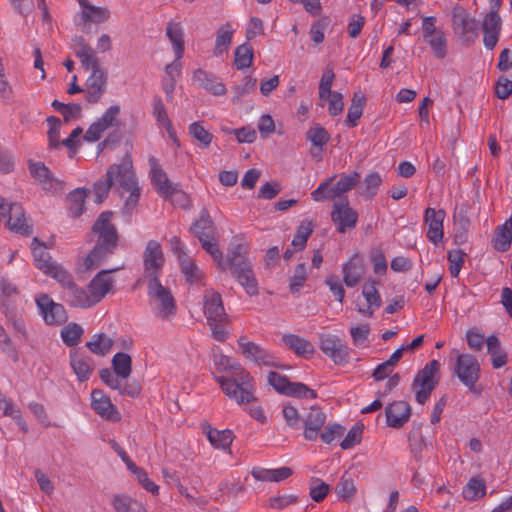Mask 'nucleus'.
<instances>
[{
  "mask_svg": "<svg viewBox=\"0 0 512 512\" xmlns=\"http://www.w3.org/2000/svg\"><path fill=\"white\" fill-rule=\"evenodd\" d=\"M376 284L375 280L369 279L363 286L362 295L367 302V307L358 309V312L363 316L372 317L374 311L381 306L382 300Z\"/></svg>",
  "mask_w": 512,
  "mask_h": 512,
  "instance_id": "f704fd0d",
  "label": "nucleus"
},
{
  "mask_svg": "<svg viewBox=\"0 0 512 512\" xmlns=\"http://www.w3.org/2000/svg\"><path fill=\"white\" fill-rule=\"evenodd\" d=\"M107 87L106 73L100 69L91 70V74L85 83V99L89 103H97L102 98Z\"/></svg>",
  "mask_w": 512,
  "mask_h": 512,
  "instance_id": "393cba45",
  "label": "nucleus"
},
{
  "mask_svg": "<svg viewBox=\"0 0 512 512\" xmlns=\"http://www.w3.org/2000/svg\"><path fill=\"white\" fill-rule=\"evenodd\" d=\"M143 262L145 277L159 279L164 264V255L161 245L157 241L150 240L146 244L143 253Z\"/></svg>",
  "mask_w": 512,
  "mask_h": 512,
  "instance_id": "f3484780",
  "label": "nucleus"
},
{
  "mask_svg": "<svg viewBox=\"0 0 512 512\" xmlns=\"http://www.w3.org/2000/svg\"><path fill=\"white\" fill-rule=\"evenodd\" d=\"M335 493L340 499H350L355 493V485L352 478L344 474L335 488Z\"/></svg>",
  "mask_w": 512,
  "mask_h": 512,
  "instance_id": "0e129e2a",
  "label": "nucleus"
},
{
  "mask_svg": "<svg viewBox=\"0 0 512 512\" xmlns=\"http://www.w3.org/2000/svg\"><path fill=\"white\" fill-rule=\"evenodd\" d=\"M308 271L305 263L296 266L293 275L290 278L289 288L292 293H297L307 280Z\"/></svg>",
  "mask_w": 512,
  "mask_h": 512,
  "instance_id": "bf43d9fd",
  "label": "nucleus"
},
{
  "mask_svg": "<svg viewBox=\"0 0 512 512\" xmlns=\"http://www.w3.org/2000/svg\"><path fill=\"white\" fill-rule=\"evenodd\" d=\"M213 362L216 371L220 373V375H232L238 372V369L244 368L238 361L223 354L214 355Z\"/></svg>",
  "mask_w": 512,
  "mask_h": 512,
  "instance_id": "de8ad7c7",
  "label": "nucleus"
},
{
  "mask_svg": "<svg viewBox=\"0 0 512 512\" xmlns=\"http://www.w3.org/2000/svg\"><path fill=\"white\" fill-rule=\"evenodd\" d=\"M119 269L120 267L102 270L89 283L88 287L96 304L111 291L114 279L110 274Z\"/></svg>",
  "mask_w": 512,
  "mask_h": 512,
  "instance_id": "c85d7f7f",
  "label": "nucleus"
},
{
  "mask_svg": "<svg viewBox=\"0 0 512 512\" xmlns=\"http://www.w3.org/2000/svg\"><path fill=\"white\" fill-rule=\"evenodd\" d=\"M192 82L214 96H222L227 92L225 84L219 77L202 69L193 72Z\"/></svg>",
  "mask_w": 512,
  "mask_h": 512,
  "instance_id": "cd10ccee",
  "label": "nucleus"
},
{
  "mask_svg": "<svg viewBox=\"0 0 512 512\" xmlns=\"http://www.w3.org/2000/svg\"><path fill=\"white\" fill-rule=\"evenodd\" d=\"M465 252L461 249L453 250L448 253L449 272L453 278H457L464 265Z\"/></svg>",
  "mask_w": 512,
  "mask_h": 512,
  "instance_id": "e2e57ef3",
  "label": "nucleus"
},
{
  "mask_svg": "<svg viewBox=\"0 0 512 512\" xmlns=\"http://www.w3.org/2000/svg\"><path fill=\"white\" fill-rule=\"evenodd\" d=\"M148 162L150 166L149 176L156 192L162 198L172 197L178 184H174L169 180L167 174L161 168L155 157H149Z\"/></svg>",
  "mask_w": 512,
  "mask_h": 512,
  "instance_id": "a211bd4d",
  "label": "nucleus"
},
{
  "mask_svg": "<svg viewBox=\"0 0 512 512\" xmlns=\"http://www.w3.org/2000/svg\"><path fill=\"white\" fill-rule=\"evenodd\" d=\"M112 216L111 212L101 213L93 226L94 233L98 235V241L84 258L83 265L88 270L99 267L116 248L118 236L116 228L111 224Z\"/></svg>",
  "mask_w": 512,
  "mask_h": 512,
  "instance_id": "f03ea898",
  "label": "nucleus"
},
{
  "mask_svg": "<svg viewBox=\"0 0 512 512\" xmlns=\"http://www.w3.org/2000/svg\"><path fill=\"white\" fill-rule=\"evenodd\" d=\"M56 280L63 286L64 297L71 306L88 308L96 304L89 287L87 289L77 286L68 271H58Z\"/></svg>",
  "mask_w": 512,
  "mask_h": 512,
  "instance_id": "6e6552de",
  "label": "nucleus"
},
{
  "mask_svg": "<svg viewBox=\"0 0 512 512\" xmlns=\"http://www.w3.org/2000/svg\"><path fill=\"white\" fill-rule=\"evenodd\" d=\"M46 121L49 126V130H48L49 147L58 148L60 146L61 121L59 118H57L55 116H49Z\"/></svg>",
  "mask_w": 512,
  "mask_h": 512,
  "instance_id": "69168bd1",
  "label": "nucleus"
},
{
  "mask_svg": "<svg viewBox=\"0 0 512 512\" xmlns=\"http://www.w3.org/2000/svg\"><path fill=\"white\" fill-rule=\"evenodd\" d=\"M282 341L299 357L309 358L315 351L313 344L309 340L295 334H285L282 337Z\"/></svg>",
  "mask_w": 512,
  "mask_h": 512,
  "instance_id": "e433bc0d",
  "label": "nucleus"
},
{
  "mask_svg": "<svg viewBox=\"0 0 512 512\" xmlns=\"http://www.w3.org/2000/svg\"><path fill=\"white\" fill-rule=\"evenodd\" d=\"M113 344L110 337L104 334H95L91 340L87 342L86 346L91 352L97 355H105L109 352Z\"/></svg>",
  "mask_w": 512,
  "mask_h": 512,
  "instance_id": "5fc2aeb1",
  "label": "nucleus"
},
{
  "mask_svg": "<svg viewBox=\"0 0 512 512\" xmlns=\"http://www.w3.org/2000/svg\"><path fill=\"white\" fill-rule=\"evenodd\" d=\"M247 253V246L243 243H232L231 248L229 250L228 258L227 260H224L222 258L223 267H220L221 269H231L232 268V262H240V261H249L245 255Z\"/></svg>",
  "mask_w": 512,
  "mask_h": 512,
  "instance_id": "4d7b16f0",
  "label": "nucleus"
},
{
  "mask_svg": "<svg viewBox=\"0 0 512 512\" xmlns=\"http://www.w3.org/2000/svg\"><path fill=\"white\" fill-rule=\"evenodd\" d=\"M203 311L214 339L219 342H224L229 335L228 331L225 329V325L229 323V318L225 312L219 293L214 291H207L205 293L203 298Z\"/></svg>",
  "mask_w": 512,
  "mask_h": 512,
  "instance_id": "20e7f679",
  "label": "nucleus"
},
{
  "mask_svg": "<svg viewBox=\"0 0 512 512\" xmlns=\"http://www.w3.org/2000/svg\"><path fill=\"white\" fill-rule=\"evenodd\" d=\"M153 116L156 119L157 123L163 126L170 137L175 136V132L173 130L172 122L170 121L166 108L159 97H154L153 102Z\"/></svg>",
  "mask_w": 512,
  "mask_h": 512,
  "instance_id": "49530a36",
  "label": "nucleus"
},
{
  "mask_svg": "<svg viewBox=\"0 0 512 512\" xmlns=\"http://www.w3.org/2000/svg\"><path fill=\"white\" fill-rule=\"evenodd\" d=\"M79 17L83 23L101 24L109 20L111 12L107 7L93 5L89 0H77Z\"/></svg>",
  "mask_w": 512,
  "mask_h": 512,
  "instance_id": "c756f323",
  "label": "nucleus"
},
{
  "mask_svg": "<svg viewBox=\"0 0 512 512\" xmlns=\"http://www.w3.org/2000/svg\"><path fill=\"white\" fill-rule=\"evenodd\" d=\"M268 382L277 392L286 396L302 399H315L317 397L313 389L300 382H291L285 375L278 372H270Z\"/></svg>",
  "mask_w": 512,
  "mask_h": 512,
  "instance_id": "9b49d317",
  "label": "nucleus"
},
{
  "mask_svg": "<svg viewBox=\"0 0 512 512\" xmlns=\"http://www.w3.org/2000/svg\"><path fill=\"white\" fill-rule=\"evenodd\" d=\"M119 114L120 106H109L101 117L89 126L84 134V139L88 142L98 141L107 129L118 125Z\"/></svg>",
  "mask_w": 512,
  "mask_h": 512,
  "instance_id": "2eb2a0df",
  "label": "nucleus"
},
{
  "mask_svg": "<svg viewBox=\"0 0 512 512\" xmlns=\"http://www.w3.org/2000/svg\"><path fill=\"white\" fill-rule=\"evenodd\" d=\"M254 59L253 48L250 44L239 45L234 52V66L238 70L249 68Z\"/></svg>",
  "mask_w": 512,
  "mask_h": 512,
  "instance_id": "a18cd8bd",
  "label": "nucleus"
},
{
  "mask_svg": "<svg viewBox=\"0 0 512 512\" xmlns=\"http://www.w3.org/2000/svg\"><path fill=\"white\" fill-rule=\"evenodd\" d=\"M440 364L437 360H432L421 369L414 378L413 389L415 391L416 401L424 404L430 397V394L437 384V373Z\"/></svg>",
  "mask_w": 512,
  "mask_h": 512,
  "instance_id": "1a4fd4ad",
  "label": "nucleus"
},
{
  "mask_svg": "<svg viewBox=\"0 0 512 512\" xmlns=\"http://www.w3.org/2000/svg\"><path fill=\"white\" fill-rule=\"evenodd\" d=\"M463 497L468 501L482 498L486 493L485 482L480 478H472L463 488Z\"/></svg>",
  "mask_w": 512,
  "mask_h": 512,
  "instance_id": "3c124183",
  "label": "nucleus"
},
{
  "mask_svg": "<svg viewBox=\"0 0 512 512\" xmlns=\"http://www.w3.org/2000/svg\"><path fill=\"white\" fill-rule=\"evenodd\" d=\"M91 407L96 414L106 420L118 421L120 413L112 404L111 399L102 390L94 389L91 392Z\"/></svg>",
  "mask_w": 512,
  "mask_h": 512,
  "instance_id": "a878e982",
  "label": "nucleus"
},
{
  "mask_svg": "<svg viewBox=\"0 0 512 512\" xmlns=\"http://www.w3.org/2000/svg\"><path fill=\"white\" fill-rule=\"evenodd\" d=\"M215 381L222 392L240 406L255 403L257 400L254 379L245 368L238 369L232 375H217Z\"/></svg>",
  "mask_w": 512,
  "mask_h": 512,
  "instance_id": "7ed1b4c3",
  "label": "nucleus"
},
{
  "mask_svg": "<svg viewBox=\"0 0 512 512\" xmlns=\"http://www.w3.org/2000/svg\"><path fill=\"white\" fill-rule=\"evenodd\" d=\"M330 487L319 478H312L309 485V495L315 502H321L325 499Z\"/></svg>",
  "mask_w": 512,
  "mask_h": 512,
  "instance_id": "680f3d73",
  "label": "nucleus"
},
{
  "mask_svg": "<svg viewBox=\"0 0 512 512\" xmlns=\"http://www.w3.org/2000/svg\"><path fill=\"white\" fill-rule=\"evenodd\" d=\"M87 196L85 189L77 188L68 195L69 213L73 217H79L84 211V200Z\"/></svg>",
  "mask_w": 512,
  "mask_h": 512,
  "instance_id": "603ef678",
  "label": "nucleus"
},
{
  "mask_svg": "<svg viewBox=\"0 0 512 512\" xmlns=\"http://www.w3.org/2000/svg\"><path fill=\"white\" fill-rule=\"evenodd\" d=\"M360 174L352 172L350 174L340 175L337 182L334 183L336 176H332L319 184V186L311 192V198L315 202H324L326 200L340 198L346 192L352 190L360 181Z\"/></svg>",
  "mask_w": 512,
  "mask_h": 512,
  "instance_id": "39448f33",
  "label": "nucleus"
},
{
  "mask_svg": "<svg viewBox=\"0 0 512 512\" xmlns=\"http://www.w3.org/2000/svg\"><path fill=\"white\" fill-rule=\"evenodd\" d=\"M70 366L80 382L87 381L93 371L91 358L83 356L77 351L70 353Z\"/></svg>",
  "mask_w": 512,
  "mask_h": 512,
  "instance_id": "c9c22d12",
  "label": "nucleus"
},
{
  "mask_svg": "<svg viewBox=\"0 0 512 512\" xmlns=\"http://www.w3.org/2000/svg\"><path fill=\"white\" fill-rule=\"evenodd\" d=\"M343 281L348 287L356 286L365 273V264L359 254L352 255L342 265Z\"/></svg>",
  "mask_w": 512,
  "mask_h": 512,
  "instance_id": "7c9ffc66",
  "label": "nucleus"
},
{
  "mask_svg": "<svg viewBox=\"0 0 512 512\" xmlns=\"http://www.w3.org/2000/svg\"><path fill=\"white\" fill-rule=\"evenodd\" d=\"M148 296L156 315L167 319L175 314L176 303L171 291L164 287L159 279H150L148 283Z\"/></svg>",
  "mask_w": 512,
  "mask_h": 512,
  "instance_id": "0eeeda50",
  "label": "nucleus"
},
{
  "mask_svg": "<svg viewBox=\"0 0 512 512\" xmlns=\"http://www.w3.org/2000/svg\"><path fill=\"white\" fill-rule=\"evenodd\" d=\"M166 35L170 40L177 60H180L184 53L183 29L179 23H169L166 28Z\"/></svg>",
  "mask_w": 512,
  "mask_h": 512,
  "instance_id": "79ce46f5",
  "label": "nucleus"
},
{
  "mask_svg": "<svg viewBox=\"0 0 512 512\" xmlns=\"http://www.w3.org/2000/svg\"><path fill=\"white\" fill-rule=\"evenodd\" d=\"M191 230L201 242L202 247L223 267L222 253L217 244V230L206 210L200 213L199 219L192 225Z\"/></svg>",
  "mask_w": 512,
  "mask_h": 512,
  "instance_id": "423d86ee",
  "label": "nucleus"
},
{
  "mask_svg": "<svg viewBox=\"0 0 512 512\" xmlns=\"http://www.w3.org/2000/svg\"><path fill=\"white\" fill-rule=\"evenodd\" d=\"M313 230L314 224L311 220H303L300 223L291 243L294 251H301L306 247L307 240L313 233Z\"/></svg>",
  "mask_w": 512,
  "mask_h": 512,
  "instance_id": "37998d69",
  "label": "nucleus"
},
{
  "mask_svg": "<svg viewBox=\"0 0 512 512\" xmlns=\"http://www.w3.org/2000/svg\"><path fill=\"white\" fill-rule=\"evenodd\" d=\"M31 250L35 266L46 275H49L56 280L58 271H66L63 267L51 261V256L47 251V247L43 243L39 242L37 238L33 239L31 243Z\"/></svg>",
  "mask_w": 512,
  "mask_h": 512,
  "instance_id": "aec40b11",
  "label": "nucleus"
},
{
  "mask_svg": "<svg viewBox=\"0 0 512 512\" xmlns=\"http://www.w3.org/2000/svg\"><path fill=\"white\" fill-rule=\"evenodd\" d=\"M487 353L491 357L494 369L504 367L508 362L507 353L502 349L500 340L495 335H490L486 339Z\"/></svg>",
  "mask_w": 512,
  "mask_h": 512,
  "instance_id": "58836bf2",
  "label": "nucleus"
},
{
  "mask_svg": "<svg viewBox=\"0 0 512 512\" xmlns=\"http://www.w3.org/2000/svg\"><path fill=\"white\" fill-rule=\"evenodd\" d=\"M327 416L319 407H311L302 418L303 437L307 441H316L321 433Z\"/></svg>",
  "mask_w": 512,
  "mask_h": 512,
  "instance_id": "412c9836",
  "label": "nucleus"
},
{
  "mask_svg": "<svg viewBox=\"0 0 512 512\" xmlns=\"http://www.w3.org/2000/svg\"><path fill=\"white\" fill-rule=\"evenodd\" d=\"M502 21L499 14L488 13L482 23L484 33L483 43L486 49H493L500 36Z\"/></svg>",
  "mask_w": 512,
  "mask_h": 512,
  "instance_id": "2f4dec72",
  "label": "nucleus"
},
{
  "mask_svg": "<svg viewBox=\"0 0 512 512\" xmlns=\"http://www.w3.org/2000/svg\"><path fill=\"white\" fill-rule=\"evenodd\" d=\"M411 408L405 401H395L386 408L387 424L393 428L402 427L410 418Z\"/></svg>",
  "mask_w": 512,
  "mask_h": 512,
  "instance_id": "473e14b6",
  "label": "nucleus"
},
{
  "mask_svg": "<svg viewBox=\"0 0 512 512\" xmlns=\"http://www.w3.org/2000/svg\"><path fill=\"white\" fill-rule=\"evenodd\" d=\"M320 349L336 365H345L349 362L350 349L337 335L322 334Z\"/></svg>",
  "mask_w": 512,
  "mask_h": 512,
  "instance_id": "4468645a",
  "label": "nucleus"
},
{
  "mask_svg": "<svg viewBox=\"0 0 512 512\" xmlns=\"http://www.w3.org/2000/svg\"><path fill=\"white\" fill-rule=\"evenodd\" d=\"M181 271L185 275L186 280L190 283L198 282L202 277V271L197 267L189 256L179 261Z\"/></svg>",
  "mask_w": 512,
  "mask_h": 512,
  "instance_id": "13d9d810",
  "label": "nucleus"
},
{
  "mask_svg": "<svg viewBox=\"0 0 512 512\" xmlns=\"http://www.w3.org/2000/svg\"><path fill=\"white\" fill-rule=\"evenodd\" d=\"M350 334H351L354 346L366 347L367 346L366 342L368 341V337L370 335V326H369V324L353 326L350 328Z\"/></svg>",
  "mask_w": 512,
  "mask_h": 512,
  "instance_id": "338daca9",
  "label": "nucleus"
},
{
  "mask_svg": "<svg viewBox=\"0 0 512 512\" xmlns=\"http://www.w3.org/2000/svg\"><path fill=\"white\" fill-rule=\"evenodd\" d=\"M346 431V428L338 423L327 425L319 434L321 441L325 444H331L333 441L340 439Z\"/></svg>",
  "mask_w": 512,
  "mask_h": 512,
  "instance_id": "052dcab7",
  "label": "nucleus"
},
{
  "mask_svg": "<svg viewBox=\"0 0 512 512\" xmlns=\"http://www.w3.org/2000/svg\"><path fill=\"white\" fill-rule=\"evenodd\" d=\"M331 219L340 233L353 229L358 222V213L353 209L345 198L336 201L331 211Z\"/></svg>",
  "mask_w": 512,
  "mask_h": 512,
  "instance_id": "dca6fc26",
  "label": "nucleus"
},
{
  "mask_svg": "<svg viewBox=\"0 0 512 512\" xmlns=\"http://www.w3.org/2000/svg\"><path fill=\"white\" fill-rule=\"evenodd\" d=\"M365 99L362 95L357 93L352 98V103L349 107L345 123L348 127H355L363 114V107Z\"/></svg>",
  "mask_w": 512,
  "mask_h": 512,
  "instance_id": "09e8293b",
  "label": "nucleus"
},
{
  "mask_svg": "<svg viewBox=\"0 0 512 512\" xmlns=\"http://www.w3.org/2000/svg\"><path fill=\"white\" fill-rule=\"evenodd\" d=\"M112 506L115 512H147L140 501L123 494L113 496Z\"/></svg>",
  "mask_w": 512,
  "mask_h": 512,
  "instance_id": "a19ab883",
  "label": "nucleus"
},
{
  "mask_svg": "<svg viewBox=\"0 0 512 512\" xmlns=\"http://www.w3.org/2000/svg\"><path fill=\"white\" fill-rule=\"evenodd\" d=\"M114 184H118L122 194H129L125 201L126 207H134L140 197V187L129 161L111 165L107 170L106 178L95 183V202L102 203Z\"/></svg>",
  "mask_w": 512,
  "mask_h": 512,
  "instance_id": "f257e3e1",
  "label": "nucleus"
},
{
  "mask_svg": "<svg viewBox=\"0 0 512 512\" xmlns=\"http://www.w3.org/2000/svg\"><path fill=\"white\" fill-rule=\"evenodd\" d=\"M29 172L31 176L42 186V188L50 193H56L63 189L60 180L53 177L51 171L43 162H29Z\"/></svg>",
  "mask_w": 512,
  "mask_h": 512,
  "instance_id": "b1692460",
  "label": "nucleus"
},
{
  "mask_svg": "<svg viewBox=\"0 0 512 512\" xmlns=\"http://www.w3.org/2000/svg\"><path fill=\"white\" fill-rule=\"evenodd\" d=\"M189 134L198 142V146L203 149L208 148L213 140V135L199 122H193L189 125Z\"/></svg>",
  "mask_w": 512,
  "mask_h": 512,
  "instance_id": "6e6d98bb",
  "label": "nucleus"
},
{
  "mask_svg": "<svg viewBox=\"0 0 512 512\" xmlns=\"http://www.w3.org/2000/svg\"><path fill=\"white\" fill-rule=\"evenodd\" d=\"M454 373L464 386L468 387L471 392L475 391V384L480 378V364L475 356L467 353L459 354Z\"/></svg>",
  "mask_w": 512,
  "mask_h": 512,
  "instance_id": "f8f14e48",
  "label": "nucleus"
},
{
  "mask_svg": "<svg viewBox=\"0 0 512 512\" xmlns=\"http://www.w3.org/2000/svg\"><path fill=\"white\" fill-rule=\"evenodd\" d=\"M84 333L83 328L77 323H69L61 330V339L69 347L76 346Z\"/></svg>",
  "mask_w": 512,
  "mask_h": 512,
  "instance_id": "864d4df0",
  "label": "nucleus"
},
{
  "mask_svg": "<svg viewBox=\"0 0 512 512\" xmlns=\"http://www.w3.org/2000/svg\"><path fill=\"white\" fill-rule=\"evenodd\" d=\"M100 379L111 389L118 390L122 395L136 397L140 393V386L137 383H127L126 379L117 375L114 371L103 369L100 371Z\"/></svg>",
  "mask_w": 512,
  "mask_h": 512,
  "instance_id": "bb28decb",
  "label": "nucleus"
},
{
  "mask_svg": "<svg viewBox=\"0 0 512 512\" xmlns=\"http://www.w3.org/2000/svg\"><path fill=\"white\" fill-rule=\"evenodd\" d=\"M0 221L5 226L16 233L29 235L31 226L27 223L22 206L18 203H5L4 198L0 196Z\"/></svg>",
  "mask_w": 512,
  "mask_h": 512,
  "instance_id": "9d476101",
  "label": "nucleus"
},
{
  "mask_svg": "<svg viewBox=\"0 0 512 512\" xmlns=\"http://www.w3.org/2000/svg\"><path fill=\"white\" fill-rule=\"evenodd\" d=\"M445 217L446 212L443 209L429 207L424 211V224L427 226L426 236L435 245H438L444 237Z\"/></svg>",
  "mask_w": 512,
  "mask_h": 512,
  "instance_id": "6ab92c4d",
  "label": "nucleus"
},
{
  "mask_svg": "<svg viewBox=\"0 0 512 512\" xmlns=\"http://www.w3.org/2000/svg\"><path fill=\"white\" fill-rule=\"evenodd\" d=\"M428 44L437 58H444L446 55V38L443 32L438 31L432 37L428 38Z\"/></svg>",
  "mask_w": 512,
  "mask_h": 512,
  "instance_id": "774afa93",
  "label": "nucleus"
},
{
  "mask_svg": "<svg viewBox=\"0 0 512 512\" xmlns=\"http://www.w3.org/2000/svg\"><path fill=\"white\" fill-rule=\"evenodd\" d=\"M230 271L249 296L258 294V283L250 261H233Z\"/></svg>",
  "mask_w": 512,
  "mask_h": 512,
  "instance_id": "4be33fe9",
  "label": "nucleus"
},
{
  "mask_svg": "<svg viewBox=\"0 0 512 512\" xmlns=\"http://www.w3.org/2000/svg\"><path fill=\"white\" fill-rule=\"evenodd\" d=\"M131 357L123 352L116 353L112 358L113 371L124 379H128L132 370Z\"/></svg>",
  "mask_w": 512,
  "mask_h": 512,
  "instance_id": "8fccbe9b",
  "label": "nucleus"
},
{
  "mask_svg": "<svg viewBox=\"0 0 512 512\" xmlns=\"http://www.w3.org/2000/svg\"><path fill=\"white\" fill-rule=\"evenodd\" d=\"M492 242L493 247L498 252L509 250L512 242V215L507 221L497 227Z\"/></svg>",
  "mask_w": 512,
  "mask_h": 512,
  "instance_id": "4c0bfd02",
  "label": "nucleus"
},
{
  "mask_svg": "<svg viewBox=\"0 0 512 512\" xmlns=\"http://www.w3.org/2000/svg\"><path fill=\"white\" fill-rule=\"evenodd\" d=\"M238 345L241 349L243 356L258 364L265 366H274L275 358L274 356L268 352L266 349L261 347L260 345L248 341L246 337H240L238 340Z\"/></svg>",
  "mask_w": 512,
  "mask_h": 512,
  "instance_id": "5701e85b",
  "label": "nucleus"
},
{
  "mask_svg": "<svg viewBox=\"0 0 512 512\" xmlns=\"http://www.w3.org/2000/svg\"><path fill=\"white\" fill-rule=\"evenodd\" d=\"M206 436L210 444L215 448L223 451L230 450L233 442V432L229 429L218 430L215 428H208Z\"/></svg>",
  "mask_w": 512,
  "mask_h": 512,
  "instance_id": "ea45409f",
  "label": "nucleus"
},
{
  "mask_svg": "<svg viewBox=\"0 0 512 512\" xmlns=\"http://www.w3.org/2000/svg\"><path fill=\"white\" fill-rule=\"evenodd\" d=\"M452 24L455 32L466 34L475 27L474 20L462 8H456L452 13Z\"/></svg>",
  "mask_w": 512,
  "mask_h": 512,
  "instance_id": "c03bdc74",
  "label": "nucleus"
},
{
  "mask_svg": "<svg viewBox=\"0 0 512 512\" xmlns=\"http://www.w3.org/2000/svg\"><path fill=\"white\" fill-rule=\"evenodd\" d=\"M35 303L38 313L46 325L59 326L67 321L68 316L64 306L54 302L49 295H36Z\"/></svg>",
  "mask_w": 512,
  "mask_h": 512,
  "instance_id": "ddd939ff",
  "label": "nucleus"
},
{
  "mask_svg": "<svg viewBox=\"0 0 512 512\" xmlns=\"http://www.w3.org/2000/svg\"><path fill=\"white\" fill-rule=\"evenodd\" d=\"M236 29L231 22H226L216 30L213 55L219 57L227 53L233 40Z\"/></svg>",
  "mask_w": 512,
  "mask_h": 512,
  "instance_id": "72a5a7b5",
  "label": "nucleus"
}]
</instances>
